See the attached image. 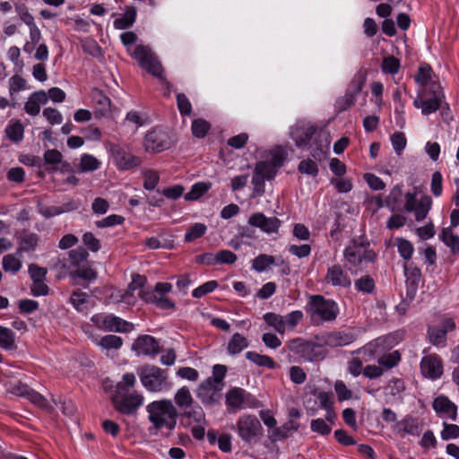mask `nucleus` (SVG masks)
<instances>
[{
    "label": "nucleus",
    "instance_id": "nucleus-1",
    "mask_svg": "<svg viewBox=\"0 0 459 459\" xmlns=\"http://www.w3.org/2000/svg\"><path fill=\"white\" fill-rule=\"evenodd\" d=\"M291 138L298 147L309 145L310 153L314 158H320L330 144L329 134L309 122L298 123L290 132Z\"/></svg>",
    "mask_w": 459,
    "mask_h": 459
},
{
    "label": "nucleus",
    "instance_id": "nucleus-2",
    "mask_svg": "<svg viewBox=\"0 0 459 459\" xmlns=\"http://www.w3.org/2000/svg\"><path fill=\"white\" fill-rule=\"evenodd\" d=\"M146 411L151 434L157 435L162 429L170 432L176 428L178 412L170 400L153 401L146 406Z\"/></svg>",
    "mask_w": 459,
    "mask_h": 459
},
{
    "label": "nucleus",
    "instance_id": "nucleus-3",
    "mask_svg": "<svg viewBox=\"0 0 459 459\" xmlns=\"http://www.w3.org/2000/svg\"><path fill=\"white\" fill-rule=\"evenodd\" d=\"M305 311L311 325L319 326L325 323L333 322L340 313V308L333 299L322 295H311L305 306Z\"/></svg>",
    "mask_w": 459,
    "mask_h": 459
},
{
    "label": "nucleus",
    "instance_id": "nucleus-4",
    "mask_svg": "<svg viewBox=\"0 0 459 459\" xmlns=\"http://www.w3.org/2000/svg\"><path fill=\"white\" fill-rule=\"evenodd\" d=\"M343 256L351 272L357 273L373 264L377 255L368 243L353 240L344 248Z\"/></svg>",
    "mask_w": 459,
    "mask_h": 459
},
{
    "label": "nucleus",
    "instance_id": "nucleus-5",
    "mask_svg": "<svg viewBox=\"0 0 459 459\" xmlns=\"http://www.w3.org/2000/svg\"><path fill=\"white\" fill-rule=\"evenodd\" d=\"M288 348L294 355L308 362L323 360L327 354L324 344L316 340L295 338L289 342Z\"/></svg>",
    "mask_w": 459,
    "mask_h": 459
},
{
    "label": "nucleus",
    "instance_id": "nucleus-6",
    "mask_svg": "<svg viewBox=\"0 0 459 459\" xmlns=\"http://www.w3.org/2000/svg\"><path fill=\"white\" fill-rule=\"evenodd\" d=\"M138 375L143 387L150 392H165L171 388L167 370L156 366L143 367Z\"/></svg>",
    "mask_w": 459,
    "mask_h": 459
},
{
    "label": "nucleus",
    "instance_id": "nucleus-7",
    "mask_svg": "<svg viewBox=\"0 0 459 459\" xmlns=\"http://www.w3.org/2000/svg\"><path fill=\"white\" fill-rule=\"evenodd\" d=\"M131 56L139 63L142 68L160 81L164 80L161 64L148 46H136Z\"/></svg>",
    "mask_w": 459,
    "mask_h": 459
},
{
    "label": "nucleus",
    "instance_id": "nucleus-8",
    "mask_svg": "<svg viewBox=\"0 0 459 459\" xmlns=\"http://www.w3.org/2000/svg\"><path fill=\"white\" fill-rule=\"evenodd\" d=\"M225 398L230 412H236L245 408L256 409L261 405L255 396L240 387L230 389Z\"/></svg>",
    "mask_w": 459,
    "mask_h": 459
},
{
    "label": "nucleus",
    "instance_id": "nucleus-9",
    "mask_svg": "<svg viewBox=\"0 0 459 459\" xmlns=\"http://www.w3.org/2000/svg\"><path fill=\"white\" fill-rule=\"evenodd\" d=\"M91 321L100 330L117 333H129L134 325L113 314L98 313L91 316Z\"/></svg>",
    "mask_w": 459,
    "mask_h": 459
},
{
    "label": "nucleus",
    "instance_id": "nucleus-10",
    "mask_svg": "<svg viewBox=\"0 0 459 459\" xmlns=\"http://www.w3.org/2000/svg\"><path fill=\"white\" fill-rule=\"evenodd\" d=\"M143 145L147 152L158 153L169 149L173 140L167 130L155 127L145 134Z\"/></svg>",
    "mask_w": 459,
    "mask_h": 459
},
{
    "label": "nucleus",
    "instance_id": "nucleus-11",
    "mask_svg": "<svg viewBox=\"0 0 459 459\" xmlns=\"http://www.w3.org/2000/svg\"><path fill=\"white\" fill-rule=\"evenodd\" d=\"M236 429L240 438L247 443L255 440L263 429L258 419L250 414L240 416L237 421Z\"/></svg>",
    "mask_w": 459,
    "mask_h": 459
},
{
    "label": "nucleus",
    "instance_id": "nucleus-12",
    "mask_svg": "<svg viewBox=\"0 0 459 459\" xmlns=\"http://www.w3.org/2000/svg\"><path fill=\"white\" fill-rule=\"evenodd\" d=\"M430 91L433 92L432 97L426 99L421 95H418L413 101V106L416 108H420L421 113L425 116L438 110L443 103L444 94L441 91L440 85L438 83L431 84Z\"/></svg>",
    "mask_w": 459,
    "mask_h": 459
},
{
    "label": "nucleus",
    "instance_id": "nucleus-13",
    "mask_svg": "<svg viewBox=\"0 0 459 459\" xmlns=\"http://www.w3.org/2000/svg\"><path fill=\"white\" fill-rule=\"evenodd\" d=\"M143 400V397L135 392L116 393L112 398L115 409L126 415L134 413L142 405Z\"/></svg>",
    "mask_w": 459,
    "mask_h": 459
},
{
    "label": "nucleus",
    "instance_id": "nucleus-14",
    "mask_svg": "<svg viewBox=\"0 0 459 459\" xmlns=\"http://www.w3.org/2000/svg\"><path fill=\"white\" fill-rule=\"evenodd\" d=\"M365 80L361 74H356L350 82L345 95L336 100L334 108L338 113L345 111L356 101L358 94L361 91Z\"/></svg>",
    "mask_w": 459,
    "mask_h": 459
},
{
    "label": "nucleus",
    "instance_id": "nucleus-15",
    "mask_svg": "<svg viewBox=\"0 0 459 459\" xmlns=\"http://www.w3.org/2000/svg\"><path fill=\"white\" fill-rule=\"evenodd\" d=\"M223 385H218L213 378L203 381L196 391V396L204 405H213L220 402Z\"/></svg>",
    "mask_w": 459,
    "mask_h": 459
},
{
    "label": "nucleus",
    "instance_id": "nucleus-16",
    "mask_svg": "<svg viewBox=\"0 0 459 459\" xmlns=\"http://www.w3.org/2000/svg\"><path fill=\"white\" fill-rule=\"evenodd\" d=\"M315 340L322 342L324 346L335 348L352 343L356 340V334L351 331H334L317 334Z\"/></svg>",
    "mask_w": 459,
    "mask_h": 459
},
{
    "label": "nucleus",
    "instance_id": "nucleus-17",
    "mask_svg": "<svg viewBox=\"0 0 459 459\" xmlns=\"http://www.w3.org/2000/svg\"><path fill=\"white\" fill-rule=\"evenodd\" d=\"M110 152L120 170H128L142 164L141 158L134 156L118 144H112Z\"/></svg>",
    "mask_w": 459,
    "mask_h": 459
},
{
    "label": "nucleus",
    "instance_id": "nucleus-18",
    "mask_svg": "<svg viewBox=\"0 0 459 459\" xmlns=\"http://www.w3.org/2000/svg\"><path fill=\"white\" fill-rule=\"evenodd\" d=\"M455 323L452 318L443 320L437 325L429 326L428 335L429 342L437 347H445L446 345V334L454 331Z\"/></svg>",
    "mask_w": 459,
    "mask_h": 459
},
{
    "label": "nucleus",
    "instance_id": "nucleus-19",
    "mask_svg": "<svg viewBox=\"0 0 459 459\" xmlns=\"http://www.w3.org/2000/svg\"><path fill=\"white\" fill-rule=\"evenodd\" d=\"M420 372L426 378L436 380L443 375V362L435 353L425 355L420 360Z\"/></svg>",
    "mask_w": 459,
    "mask_h": 459
},
{
    "label": "nucleus",
    "instance_id": "nucleus-20",
    "mask_svg": "<svg viewBox=\"0 0 459 459\" xmlns=\"http://www.w3.org/2000/svg\"><path fill=\"white\" fill-rule=\"evenodd\" d=\"M423 427L424 424L421 420L408 414L397 421L394 429L401 437H404L406 435L419 437L423 430Z\"/></svg>",
    "mask_w": 459,
    "mask_h": 459
},
{
    "label": "nucleus",
    "instance_id": "nucleus-21",
    "mask_svg": "<svg viewBox=\"0 0 459 459\" xmlns=\"http://www.w3.org/2000/svg\"><path fill=\"white\" fill-rule=\"evenodd\" d=\"M132 350L137 356L154 357L160 351V344L153 336L144 334L135 339Z\"/></svg>",
    "mask_w": 459,
    "mask_h": 459
},
{
    "label": "nucleus",
    "instance_id": "nucleus-22",
    "mask_svg": "<svg viewBox=\"0 0 459 459\" xmlns=\"http://www.w3.org/2000/svg\"><path fill=\"white\" fill-rule=\"evenodd\" d=\"M250 226L260 229L266 234L277 233L281 222L276 217H267L263 212H255L248 219Z\"/></svg>",
    "mask_w": 459,
    "mask_h": 459
},
{
    "label": "nucleus",
    "instance_id": "nucleus-23",
    "mask_svg": "<svg viewBox=\"0 0 459 459\" xmlns=\"http://www.w3.org/2000/svg\"><path fill=\"white\" fill-rule=\"evenodd\" d=\"M432 407L437 416L441 419L454 421L457 418V406L447 396L439 395L436 397Z\"/></svg>",
    "mask_w": 459,
    "mask_h": 459
},
{
    "label": "nucleus",
    "instance_id": "nucleus-24",
    "mask_svg": "<svg viewBox=\"0 0 459 459\" xmlns=\"http://www.w3.org/2000/svg\"><path fill=\"white\" fill-rule=\"evenodd\" d=\"M325 281L333 287L349 288L351 285L350 276L340 264H333L328 267Z\"/></svg>",
    "mask_w": 459,
    "mask_h": 459
},
{
    "label": "nucleus",
    "instance_id": "nucleus-25",
    "mask_svg": "<svg viewBox=\"0 0 459 459\" xmlns=\"http://www.w3.org/2000/svg\"><path fill=\"white\" fill-rule=\"evenodd\" d=\"M385 338H377L363 347L352 351L353 355H358L363 361L368 362L374 359L381 352L380 348L384 347Z\"/></svg>",
    "mask_w": 459,
    "mask_h": 459
},
{
    "label": "nucleus",
    "instance_id": "nucleus-26",
    "mask_svg": "<svg viewBox=\"0 0 459 459\" xmlns=\"http://www.w3.org/2000/svg\"><path fill=\"white\" fill-rule=\"evenodd\" d=\"M48 96L45 91H35L30 94L24 105V109L30 116H37L40 112V106L47 104Z\"/></svg>",
    "mask_w": 459,
    "mask_h": 459
},
{
    "label": "nucleus",
    "instance_id": "nucleus-27",
    "mask_svg": "<svg viewBox=\"0 0 459 459\" xmlns=\"http://www.w3.org/2000/svg\"><path fill=\"white\" fill-rule=\"evenodd\" d=\"M284 260L281 257H274L270 255L261 254L252 260V269L263 273L271 265H281Z\"/></svg>",
    "mask_w": 459,
    "mask_h": 459
},
{
    "label": "nucleus",
    "instance_id": "nucleus-28",
    "mask_svg": "<svg viewBox=\"0 0 459 459\" xmlns=\"http://www.w3.org/2000/svg\"><path fill=\"white\" fill-rule=\"evenodd\" d=\"M139 296L148 303H153L161 309H173L175 303L165 295H157V292H139Z\"/></svg>",
    "mask_w": 459,
    "mask_h": 459
},
{
    "label": "nucleus",
    "instance_id": "nucleus-29",
    "mask_svg": "<svg viewBox=\"0 0 459 459\" xmlns=\"http://www.w3.org/2000/svg\"><path fill=\"white\" fill-rule=\"evenodd\" d=\"M146 282V278L140 274H135L132 278V281L129 283L127 290L125 294L121 297V301L127 304H134L135 298L134 292L140 290Z\"/></svg>",
    "mask_w": 459,
    "mask_h": 459
},
{
    "label": "nucleus",
    "instance_id": "nucleus-30",
    "mask_svg": "<svg viewBox=\"0 0 459 459\" xmlns=\"http://www.w3.org/2000/svg\"><path fill=\"white\" fill-rule=\"evenodd\" d=\"M137 11L134 6H126L123 16L115 19L113 24L117 30H126L133 26L135 22Z\"/></svg>",
    "mask_w": 459,
    "mask_h": 459
},
{
    "label": "nucleus",
    "instance_id": "nucleus-31",
    "mask_svg": "<svg viewBox=\"0 0 459 459\" xmlns=\"http://www.w3.org/2000/svg\"><path fill=\"white\" fill-rule=\"evenodd\" d=\"M438 237L453 254L459 253V236L454 233L451 227L443 228Z\"/></svg>",
    "mask_w": 459,
    "mask_h": 459
},
{
    "label": "nucleus",
    "instance_id": "nucleus-32",
    "mask_svg": "<svg viewBox=\"0 0 459 459\" xmlns=\"http://www.w3.org/2000/svg\"><path fill=\"white\" fill-rule=\"evenodd\" d=\"M92 342L103 350H119L123 345V339L114 334L104 335L101 338H95Z\"/></svg>",
    "mask_w": 459,
    "mask_h": 459
},
{
    "label": "nucleus",
    "instance_id": "nucleus-33",
    "mask_svg": "<svg viewBox=\"0 0 459 459\" xmlns=\"http://www.w3.org/2000/svg\"><path fill=\"white\" fill-rule=\"evenodd\" d=\"M247 339L239 333H234L230 339L227 345V351L230 355L239 354L242 351L248 347Z\"/></svg>",
    "mask_w": 459,
    "mask_h": 459
},
{
    "label": "nucleus",
    "instance_id": "nucleus-34",
    "mask_svg": "<svg viewBox=\"0 0 459 459\" xmlns=\"http://www.w3.org/2000/svg\"><path fill=\"white\" fill-rule=\"evenodd\" d=\"M403 186L396 185L394 186L389 195L386 196L385 200V204L389 208L391 212H395L400 210L402 204V197H403Z\"/></svg>",
    "mask_w": 459,
    "mask_h": 459
},
{
    "label": "nucleus",
    "instance_id": "nucleus-35",
    "mask_svg": "<svg viewBox=\"0 0 459 459\" xmlns=\"http://www.w3.org/2000/svg\"><path fill=\"white\" fill-rule=\"evenodd\" d=\"M320 408L325 411V420L333 423L336 419V413L333 410V393H323L319 396Z\"/></svg>",
    "mask_w": 459,
    "mask_h": 459
},
{
    "label": "nucleus",
    "instance_id": "nucleus-36",
    "mask_svg": "<svg viewBox=\"0 0 459 459\" xmlns=\"http://www.w3.org/2000/svg\"><path fill=\"white\" fill-rule=\"evenodd\" d=\"M69 277L71 278L72 284L76 285L77 278L91 281L97 278V273L90 266L81 265L79 268H75V270L71 271L69 273Z\"/></svg>",
    "mask_w": 459,
    "mask_h": 459
},
{
    "label": "nucleus",
    "instance_id": "nucleus-37",
    "mask_svg": "<svg viewBox=\"0 0 459 459\" xmlns=\"http://www.w3.org/2000/svg\"><path fill=\"white\" fill-rule=\"evenodd\" d=\"M39 242V236L36 233L25 232L20 238L18 252L34 251Z\"/></svg>",
    "mask_w": 459,
    "mask_h": 459
},
{
    "label": "nucleus",
    "instance_id": "nucleus-38",
    "mask_svg": "<svg viewBox=\"0 0 459 459\" xmlns=\"http://www.w3.org/2000/svg\"><path fill=\"white\" fill-rule=\"evenodd\" d=\"M175 403L183 411L195 403L192 394L186 386L179 388L175 394Z\"/></svg>",
    "mask_w": 459,
    "mask_h": 459
},
{
    "label": "nucleus",
    "instance_id": "nucleus-39",
    "mask_svg": "<svg viewBox=\"0 0 459 459\" xmlns=\"http://www.w3.org/2000/svg\"><path fill=\"white\" fill-rule=\"evenodd\" d=\"M403 270L407 286L416 289L421 277L420 270L412 264H405Z\"/></svg>",
    "mask_w": 459,
    "mask_h": 459
},
{
    "label": "nucleus",
    "instance_id": "nucleus-40",
    "mask_svg": "<svg viewBox=\"0 0 459 459\" xmlns=\"http://www.w3.org/2000/svg\"><path fill=\"white\" fill-rule=\"evenodd\" d=\"M212 187L211 182H197L195 183L189 192L185 195L186 201H195L206 194Z\"/></svg>",
    "mask_w": 459,
    "mask_h": 459
},
{
    "label": "nucleus",
    "instance_id": "nucleus-41",
    "mask_svg": "<svg viewBox=\"0 0 459 459\" xmlns=\"http://www.w3.org/2000/svg\"><path fill=\"white\" fill-rule=\"evenodd\" d=\"M264 320L280 334H283L286 332L283 316L268 312L264 315Z\"/></svg>",
    "mask_w": 459,
    "mask_h": 459
},
{
    "label": "nucleus",
    "instance_id": "nucleus-42",
    "mask_svg": "<svg viewBox=\"0 0 459 459\" xmlns=\"http://www.w3.org/2000/svg\"><path fill=\"white\" fill-rule=\"evenodd\" d=\"M182 416L193 420L195 423H206L205 413L203 408L195 403L184 410Z\"/></svg>",
    "mask_w": 459,
    "mask_h": 459
},
{
    "label": "nucleus",
    "instance_id": "nucleus-43",
    "mask_svg": "<svg viewBox=\"0 0 459 459\" xmlns=\"http://www.w3.org/2000/svg\"><path fill=\"white\" fill-rule=\"evenodd\" d=\"M254 171L270 181L275 178L278 169H275V166L270 164L269 161L262 160L255 164Z\"/></svg>",
    "mask_w": 459,
    "mask_h": 459
},
{
    "label": "nucleus",
    "instance_id": "nucleus-44",
    "mask_svg": "<svg viewBox=\"0 0 459 459\" xmlns=\"http://www.w3.org/2000/svg\"><path fill=\"white\" fill-rule=\"evenodd\" d=\"M431 205H432L431 198L428 195L422 196L420 199L418 204L416 205V209L412 210V212H414V215H415V220L417 221H423L427 217V215L431 208Z\"/></svg>",
    "mask_w": 459,
    "mask_h": 459
},
{
    "label": "nucleus",
    "instance_id": "nucleus-45",
    "mask_svg": "<svg viewBox=\"0 0 459 459\" xmlns=\"http://www.w3.org/2000/svg\"><path fill=\"white\" fill-rule=\"evenodd\" d=\"M88 256V251L82 247H78L68 253V260L74 268H79Z\"/></svg>",
    "mask_w": 459,
    "mask_h": 459
},
{
    "label": "nucleus",
    "instance_id": "nucleus-46",
    "mask_svg": "<svg viewBox=\"0 0 459 459\" xmlns=\"http://www.w3.org/2000/svg\"><path fill=\"white\" fill-rule=\"evenodd\" d=\"M3 269L6 273L16 274L22 268V262L20 258L13 254L6 255L2 260Z\"/></svg>",
    "mask_w": 459,
    "mask_h": 459
},
{
    "label": "nucleus",
    "instance_id": "nucleus-47",
    "mask_svg": "<svg viewBox=\"0 0 459 459\" xmlns=\"http://www.w3.org/2000/svg\"><path fill=\"white\" fill-rule=\"evenodd\" d=\"M246 358L257 366L266 367L268 368H274L275 362L272 358L266 355H260L255 351H247Z\"/></svg>",
    "mask_w": 459,
    "mask_h": 459
},
{
    "label": "nucleus",
    "instance_id": "nucleus-48",
    "mask_svg": "<svg viewBox=\"0 0 459 459\" xmlns=\"http://www.w3.org/2000/svg\"><path fill=\"white\" fill-rule=\"evenodd\" d=\"M355 289L366 294H371L375 290V281L370 275H364L357 279L354 282Z\"/></svg>",
    "mask_w": 459,
    "mask_h": 459
},
{
    "label": "nucleus",
    "instance_id": "nucleus-49",
    "mask_svg": "<svg viewBox=\"0 0 459 459\" xmlns=\"http://www.w3.org/2000/svg\"><path fill=\"white\" fill-rule=\"evenodd\" d=\"M89 295L80 290L72 292L69 302L78 312H82L88 303Z\"/></svg>",
    "mask_w": 459,
    "mask_h": 459
},
{
    "label": "nucleus",
    "instance_id": "nucleus-50",
    "mask_svg": "<svg viewBox=\"0 0 459 459\" xmlns=\"http://www.w3.org/2000/svg\"><path fill=\"white\" fill-rule=\"evenodd\" d=\"M92 98L94 102L100 106L99 112L101 115H106L110 111V99L106 96L101 91L94 90L92 91Z\"/></svg>",
    "mask_w": 459,
    "mask_h": 459
},
{
    "label": "nucleus",
    "instance_id": "nucleus-51",
    "mask_svg": "<svg viewBox=\"0 0 459 459\" xmlns=\"http://www.w3.org/2000/svg\"><path fill=\"white\" fill-rule=\"evenodd\" d=\"M401 360V355L398 351H392L387 354H384L377 359V363L380 367L385 369H391L395 367Z\"/></svg>",
    "mask_w": 459,
    "mask_h": 459
},
{
    "label": "nucleus",
    "instance_id": "nucleus-52",
    "mask_svg": "<svg viewBox=\"0 0 459 459\" xmlns=\"http://www.w3.org/2000/svg\"><path fill=\"white\" fill-rule=\"evenodd\" d=\"M286 156L287 154L285 150L282 147L278 146L270 152L267 161L275 166V169L279 170V169L283 165Z\"/></svg>",
    "mask_w": 459,
    "mask_h": 459
},
{
    "label": "nucleus",
    "instance_id": "nucleus-53",
    "mask_svg": "<svg viewBox=\"0 0 459 459\" xmlns=\"http://www.w3.org/2000/svg\"><path fill=\"white\" fill-rule=\"evenodd\" d=\"M297 430V427H294L293 422L290 421L285 423L284 425L277 428L276 426L271 431L269 437L273 441H278L284 439L288 437V433L290 430Z\"/></svg>",
    "mask_w": 459,
    "mask_h": 459
},
{
    "label": "nucleus",
    "instance_id": "nucleus-54",
    "mask_svg": "<svg viewBox=\"0 0 459 459\" xmlns=\"http://www.w3.org/2000/svg\"><path fill=\"white\" fill-rule=\"evenodd\" d=\"M207 227L204 223H195L191 225L185 234V241L192 242L205 234Z\"/></svg>",
    "mask_w": 459,
    "mask_h": 459
},
{
    "label": "nucleus",
    "instance_id": "nucleus-55",
    "mask_svg": "<svg viewBox=\"0 0 459 459\" xmlns=\"http://www.w3.org/2000/svg\"><path fill=\"white\" fill-rule=\"evenodd\" d=\"M267 179L258 175L255 171L253 172L251 183L253 185V191L251 197L257 198L264 195L265 192V181Z\"/></svg>",
    "mask_w": 459,
    "mask_h": 459
},
{
    "label": "nucleus",
    "instance_id": "nucleus-56",
    "mask_svg": "<svg viewBox=\"0 0 459 459\" xmlns=\"http://www.w3.org/2000/svg\"><path fill=\"white\" fill-rule=\"evenodd\" d=\"M14 346V333L6 327L0 325V347L4 350H12Z\"/></svg>",
    "mask_w": 459,
    "mask_h": 459
},
{
    "label": "nucleus",
    "instance_id": "nucleus-57",
    "mask_svg": "<svg viewBox=\"0 0 459 459\" xmlns=\"http://www.w3.org/2000/svg\"><path fill=\"white\" fill-rule=\"evenodd\" d=\"M100 166L97 158L91 154H83L81 157L80 168L82 172L94 171Z\"/></svg>",
    "mask_w": 459,
    "mask_h": 459
},
{
    "label": "nucleus",
    "instance_id": "nucleus-58",
    "mask_svg": "<svg viewBox=\"0 0 459 459\" xmlns=\"http://www.w3.org/2000/svg\"><path fill=\"white\" fill-rule=\"evenodd\" d=\"M303 317L304 314L301 310H294L283 316L286 331L293 330L302 321Z\"/></svg>",
    "mask_w": 459,
    "mask_h": 459
},
{
    "label": "nucleus",
    "instance_id": "nucleus-59",
    "mask_svg": "<svg viewBox=\"0 0 459 459\" xmlns=\"http://www.w3.org/2000/svg\"><path fill=\"white\" fill-rule=\"evenodd\" d=\"M397 250L400 255L406 261H409L414 252V247L412 244L403 238H397Z\"/></svg>",
    "mask_w": 459,
    "mask_h": 459
},
{
    "label": "nucleus",
    "instance_id": "nucleus-60",
    "mask_svg": "<svg viewBox=\"0 0 459 459\" xmlns=\"http://www.w3.org/2000/svg\"><path fill=\"white\" fill-rule=\"evenodd\" d=\"M143 187L146 190H153L159 181H160V176L157 171L152 169H146L143 171Z\"/></svg>",
    "mask_w": 459,
    "mask_h": 459
},
{
    "label": "nucleus",
    "instance_id": "nucleus-61",
    "mask_svg": "<svg viewBox=\"0 0 459 459\" xmlns=\"http://www.w3.org/2000/svg\"><path fill=\"white\" fill-rule=\"evenodd\" d=\"M218 287V282L214 280L208 281L204 284L198 286L192 291V296L200 299L204 295L212 292Z\"/></svg>",
    "mask_w": 459,
    "mask_h": 459
},
{
    "label": "nucleus",
    "instance_id": "nucleus-62",
    "mask_svg": "<svg viewBox=\"0 0 459 459\" xmlns=\"http://www.w3.org/2000/svg\"><path fill=\"white\" fill-rule=\"evenodd\" d=\"M191 128L195 137L204 138L210 129V125L204 119L198 118L193 121Z\"/></svg>",
    "mask_w": 459,
    "mask_h": 459
},
{
    "label": "nucleus",
    "instance_id": "nucleus-63",
    "mask_svg": "<svg viewBox=\"0 0 459 459\" xmlns=\"http://www.w3.org/2000/svg\"><path fill=\"white\" fill-rule=\"evenodd\" d=\"M5 132L10 140L19 142L23 138L24 128L20 122H15L9 125Z\"/></svg>",
    "mask_w": 459,
    "mask_h": 459
},
{
    "label": "nucleus",
    "instance_id": "nucleus-64",
    "mask_svg": "<svg viewBox=\"0 0 459 459\" xmlns=\"http://www.w3.org/2000/svg\"><path fill=\"white\" fill-rule=\"evenodd\" d=\"M330 182L339 193H349L353 187L351 179L347 178H333Z\"/></svg>",
    "mask_w": 459,
    "mask_h": 459
}]
</instances>
